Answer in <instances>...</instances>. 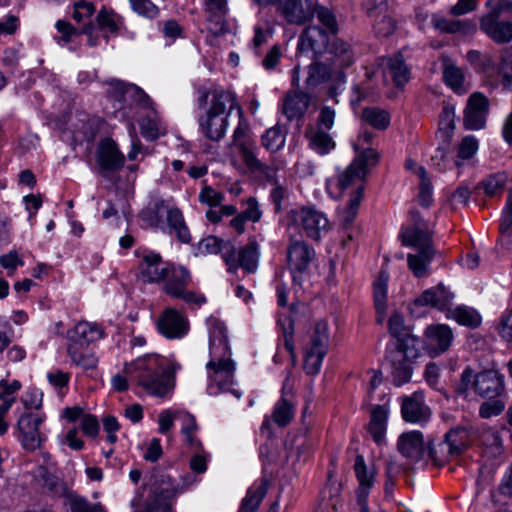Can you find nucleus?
<instances>
[{
  "mask_svg": "<svg viewBox=\"0 0 512 512\" xmlns=\"http://www.w3.org/2000/svg\"><path fill=\"white\" fill-rule=\"evenodd\" d=\"M415 175L419 178V203L423 207H429L433 201L432 185L427 177V172L424 167H416Z\"/></svg>",
  "mask_w": 512,
  "mask_h": 512,
  "instance_id": "6e6d98bb",
  "label": "nucleus"
},
{
  "mask_svg": "<svg viewBox=\"0 0 512 512\" xmlns=\"http://www.w3.org/2000/svg\"><path fill=\"white\" fill-rule=\"evenodd\" d=\"M377 153L371 148L364 149L360 155L342 172L337 178V187L346 190L355 187V192L350 198L347 206L341 211V219L345 225L351 224L357 213L363 197L364 186L362 184L366 174L367 166L374 165L377 161Z\"/></svg>",
  "mask_w": 512,
  "mask_h": 512,
  "instance_id": "f03ea898",
  "label": "nucleus"
},
{
  "mask_svg": "<svg viewBox=\"0 0 512 512\" xmlns=\"http://www.w3.org/2000/svg\"><path fill=\"white\" fill-rule=\"evenodd\" d=\"M95 6L92 2L85 0L77 1L73 4V19L78 22H84L95 13Z\"/></svg>",
  "mask_w": 512,
  "mask_h": 512,
  "instance_id": "0e129e2a",
  "label": "nucleus"
},
{
  "mask_svg": "<svg viewBox=\"0 0 512 512\" xmlns=\"http://www.w3.org/2000/svg\"><path fill=\"white\" fill-rule=\"evenodd\" d=\"M489 113V100L480 93L470 95L465 111L463 123L467 130H479L484 128Z\"/></svg>",
  "mask_w": 512,
  "mask_h": 512,
  "instance_id": "4468645a",
  "label": "nucleus"
},
{
  "mask_svg": "<svg viewBox=\"0 0 512 512\" xmlns=\"http://www.w3.org/2000/svg\"><path fill=\"white\" fill-rule=\"evenodd\" d=\"M288 230H300L308 238L319 241L329 231L326 215L311 206L291 209L287 214Z\"/></svg>",
  "mask_w": 512,
  "mask_h": 512,
  "instance_id": "6e6552de",
  "label": "nucleus"
},
{
  "mask_svg": "<svg viewBox=\"0 0 512 512\" xmlns=\"http://www.w3.org/2000/svg\"><path fill=\"white\" fill-rule=\"evenodd\" d=\"M42 418L37 413H25L17 422L18 439L23 447L27 450H35L40 447L42 442V434L39 426Z\"/></svg>",
  "mask_w": 512,
  "mask_h": 512,
  "instance_id": "dca6fc26",
  "label": "nucleus"
},
{
  "mask_svg": "<svg viewBox=\"0 0 512 512\" xmlns=\"http://www.w3.org/2000/svg\"><path fill=\"white\" fill-rule=\"evenodd\" d=\"M382 65L387 67L396 87H403L410 79V72L400 54L392 58L383 59Z\"/></svg>",
  "mask_w": 512,
  "mask_h": 512,
  "instance_id": "58836bf2",
  "label": "nucleus"
},
{
  "mask_svg": "<svg viewBox=\"0 0 512 512\" xmlns=\"http://www.w3.org/2000/svg\"><path fill=\"white\" fill-rule=\"evenodd\" d=\"M315 257V251L303 240L290 239L287 248L288 266L292 271L303 272Z\"/></svg>",
  "mask_w": 512,
  "mask_h": 512,
  "instance_id": "b1692460",
  "label": "nucleus"
},
{
  "mask_svg": "<svg viewBox=\"0 0 512 512\" xmlns=\"http://www.w3.org/2000/svg\"><path fill=\"white\" fill-rule=\"evenodd\" d=\"M468 445V431L466 428L451 429L445 439L432 444L429 449L430 456L438 466L446 464L458 457Z\"/></svg>",
  "mask_w": 512,
  "mask_h": 512,
  "instance_id": "9b49d317",
  "label": "nucleus"
},
{
  "mask_svg": "<svg viewBox=\"0 0 512 512\" xmlns=\"http://www.w3.org/2000/svg\"><path fill=\"white\" fill-rule=\"evenodd\" d=\"M277 10L289 24L294 25L304 24L314 13L310 0H280Z\"/></svg>",
  "mask_w": 512,
  "mask_h": 512,
  "instance_id": "aec40b11",
  "label": "nucleus"
},
{
  "mask_svg": "<svg viewBox=\"0 0 512 512\" xmlns=\"http://www.w3.org/2000/svg\"><path fill=\"white\" fill-rule=\"evenodd\" d=\"M362 119L378 130H385L390 125V114L378 107H368L362 111Z\"/></svg>",
  "mask_w": 512,
  "mask_h": 512,
  "instance_id": "de8ad7c7",
  "label": "nucleus"
},
{
  "mask_svg": "<svg viewBox=\"0 0 512 512\" xmlns=\"http://www.w3.org/2000/svg\"><path fill=\"white\" fill-rule=\"evenodd\" d=\"M354 472L359 482L357 491L358 502H361L362 500H366L368 492L374 484L376 471L373 466H366L362 455H357L354 463Z\"/></svg>",
  "mask_w": 512,
  "mask_h": 512,
  "instance_id": "c756f323",
  "label": "nucleus"
},
{
  "mask_svg": "<svg viewBox=\"0 0 512 512\" xmlns=\"http://www.w3.org/2000/svg\"><path fill=\"white\" fill-rule=\"evenodd\" d=\"M499 73L502 76L504 86L510 87L512 85V46L501 51Z\"/></svg>",
  "mask_w": 512,
  "mask_h": 512,
  "instance_id": "bf43d9fd",
  "label": "nucleus"
},
{
  "mask_svg": "<svg viewBox=\"0 0 512 512\" xmlns=\"http://www.w3.org/2000/svg\"><path fill=\"white\" fill-rule=\"evenodd\" d=\"M389 407L387 404L376 405L371 410L368 431L377 444H381L385 438Z\"/></svg>",
  "mask_w": 512,
  "mask_h": 512,
  "instance_id": "473e14b6",
  "label": "nucleus"
},
{
  "mask_svg": "<svg viewBox=\"0 0 512 512\" xmlns=\"http://www.w3.org/2000/svg\"><path fill=\"white\" fill-rule=\"evenodd\" d=\"M236 108H238L240 119H239V123L233 133V144L237 149H239L243 146L250 145L254 142L251 141V139L248 135V133H249L248 123L241 117V114H242L241 108L238 106Z\"/></svg>",
  "mask_w": 512,
  "mask_h": 512,
  "instance_id": "13d9d810",
  "label": "nucleus"
},
{
  "mask_svg": "<svg viewBox=\"0 0 512 512\" xmlns=\"http://www.w3.org/2000/svg\"><path fill=\"white\" fill-rule=\"evenodd\" d=\"M399 452L412 461H419L425 454L423 434L420 431L403 433L398 440Z\"/></svg>",
  "mask_w": 512,
  "mask_h": 512,
  "instance_id": "bb28decb",
  "label": "nucleus"
},
{
  "mask_svg": "<svg viewBox=\"0 0 512 512\" xmlns=\"http://www.w3.org/2000/svg\"><path fill=\"white\" fill-rule=\"evenodd\" d=\"M178 416L182 423L181 432L185 436L186 442L193 448H199L201 443L195 437V433L198 430L195 417L188 412H179Z\"/></svg>",
  "mask_w": 512,
  "mask_h": 512,
  "instance_id": "8fccbe9b",
  "label": "nucleus"
},
{
  "mask_svg": "<svg viewBox=\"0 0 512 512\" xmlns=\"http://www.w3.org/2000/svg\"><path fill=\"white\" fill-rule=\"evenodd\" d=\"M388 279V273L384 270H381L379 272L378 278L373 283L374 304L378 314L377 321L379 323H382L384 320Z\"/></svg>",
  "mask_w": 512,
  "mask_h": 512,
  "instance_id": "4c0bfd02",
  "label": "nucleus"
},
{
  "mask_svg": "<svg viewBox=\"0 0 512 512\" xmlns=\"http://www.w3.org/2000/svg\"><path fill=\"white\" fill-rule=\"evenodd\" d=\"M424 345L431 357H436L446 352L453 340V333L445 324L429 325L424 332Z\"/></svg>",
  "mask_w": 512,
  "mask_h": 512,
  "instance_id": "f3484780",
  "label": "nucleus"
},
{
  "mask_svg": "<svg viewBox=\"0 0 512 512\" xmlns=\"http://www.w3.org/2000/svg\"><path fill=\"white\" fill-rule=\"evenodd\" d=\"M38 475L42 486L54 496L67 497V495L70 493L67 484L47 468L40 467Z\"/></svg>",
  "mask_w": 512,
  "mask_h": 512,
  "instance_id": "a19ab883",
  "label": "nucleus"
},
{
  "mask_svg": "<svg viewBox=\"0 0 512 512\" xmlns=\"http://www.w3.org/2000/svg\"><path fill=\"white\" fill-rule=\"evenodd\" d=\"M191 283L192 275L186 267L170 263L160 284H162V291L166 295L199 307L206 302V298L201 293L188 290Z\"/></svg>",
  "mask_w": 512,
  "mask_h": 512,
  "instance_id": "423d86ee",
  "label": "nucleus"
},
{
  "mask_svg": "<svg viewBox=\"0 0 512 512\" xmlns=\"http://www.w3.org/2000/svg\"><path fill=\"white\" fill-rule=\"evenodd\" d=\"M401 413L406 422L423 424L430 419L431 411L424 403V394L421 391L414 392L411 396L403 398Z\"/></svg>",
  "mask_w": 512,
  "mask_h": 512,
  "instance_id": "412c9836",
  "label": "nucleus"
},
{
  "mask_svg": "<svg viewBox=\"0 0 512 512\" xmlns=\"http://www.w3.org/2000/svg\"><path fill=\"white\" fill-rule=\"evenodd\" d=\"M285 130L276 125L268 129L262 136V145L271 152L279 151L285 144Z\"/></svg>",
  "mask_w": 512,
  "mask_h": 512,
  "instance_id": "3c124183",
  "label": "nucleus"
},
{
  "mask_svg": "<svg viewBox=\"0 0 512 512\" xmlns=\"http://www.w3.org/2000/svg\"><path fill=\"white\" fill-rule=\"evenodd\" d=\"M103 336L102 328L95 324L86 321L78 322L74 328L69 332L68 342H76L82 345H88L101 339Z\"/></svg>",
  "mask_w": 512,
  "mask_h": 512,
  "instance_id": "2f4dec72",
  "label": "nucleus"
},
{
  "mask_svg": "<svg viewBox=\"0 0 512 512\" xmlns=\"http://www.w3.org/2000/svg\"><path fill=\"white\" fill-rule=\"evenodd\" d=\"M231 355L210 356V360L206 364L209 383L207 391L209 395H218L222 392H231L237 398L241 394L233 389L235 363L230 358Z\"/></svg>",
  "mask_w": 512,
  "mask_h": 512,
  "instance_id": "1a4fd4ad",
  "label": "nucleus"
},
{
  "mask_svg": "<svg viewBox=\"0 0 512 512\" xmlns=\"http://www.w3.org/2000/svg\"><path fill=\"white\" fill-rule=\"evenodd\" d=\"M504 390L503 376L496 370H485L476 375L475 391L482 397L494 398Z\"/></svg>",
  "mask_w": 512,
  "mask_h": 512,
  "instance_id": "393cba45",
  "label": "nucleus"
},
{
  "mask_svg": "<svg viewBox=\"0 0 512 512\" xmlns=\"http://www.w3.org/2000/svg\"><path fill=\"white\" fill-rule=\"evenodd\" d=\"M309 102L310 97L308 94L300 91H290L282 101V113L288 120L298 119L305 114Z\"/></svg>",
  "mask_w": 512,
  "mask_h": 512,
  "instance_id": "cd10ccee",
  "label": "nucleus"
},
{
  "mask_svg": "<svg viewBox=\"0 0 512 512\" xmlns=\"http://www.w3.org/2000/svg\"><path fill=\"white\" fill-rule=\"evenodd\" d=\"M294 416V405L282 397L274 407L271 419L280 427L286 426Z\"/></svg>",
  "mask_w": 512,
  "mask_h": 512,
  "instance_id": "603ef678",
  "label": "nucleus"
},
{
  "mask_svg": "<svg viewBox=\"0 0 512 512\" xmlns=\"http://www.w3.org/2000/svg\"><path fill=\"white\" fill-rule=\"evenodd\" d=\"M337 64L338 61L334 56H325L324 59L322 57L314 58L307 67L306 89H315L330 81L344 83L343 69L346 67H339Z\"/></svg>",
  "mask_w": 512,
  "mask_h": 512,
  "instance_id": "9d476101",
  "label": "nucleus"
},
{
  "mask_svg": "<svg viewBox=\"0 0 512 512\" xmlns=\"http://www.w3.org/2000/svg\"><path fill=\"white\" fill-rule=\"evenodd\" d=\"M132 10L144 17H158L160 10L151 0H129Z\"/></svg>",
  "mask_w": 512,
  "mask_h": 512,
  "instance_id": "e2e57ef3",
  "label": "nucleus"
},
{
  "mask_svg": "<svg viewBox=\"0 0 512 512\" xmlns=\"http://www.w3.org/2000/svg\"><path fill=\"white\" fill-rule=\"evenodd\" d=\"M445 83L456 93H465L464 75L460 68L453 64H446L443 71Z\"/></svg>",
  "mask_w": 512,
  "mask_h": 512,
  "instance_id": "5fc2aeb1",
  "label": "nucleus"
},
{
  "mask_svg": "<svg viewBox=\"0 0 512 512\" xmlns=\"http://www.w3.org/2000/svg\"><path fill=\"white\" fill-rule=\"evenodd\" d=\"M98 28L104 32L105 37L108 34L116 35L122 25V18L112 11L102 9L96 16Z\"/></svg>",
  "mask_w": 512,
  "mask_h": 512,
  "instance_id": "49530a36",
  "label": "nucleus"
},
{
  "mask_svg": "<svg viewBox=\"0 0 512 512\" xmlns=\"http://www.w3.org/2000/svg\"><path fill=\"white\" fill-rule=\"evenodd\" d=\"M157 329L167 339H182L188 334L190 324L185 315L175 308L168 307L159 316Z\"/></svg>",
  "mask_w": 512,
  "mask_h": 512,
  "instance_id": "f8f14e48",
  "label": "nucleus"
},
{
  "mask_svg": "<svg viewBox=\"0 0 512 512\" xmlns=\"http://www.w3.org/2000/svg\"><path fill=\"white\" fill-rule=\"evenodd\" d=\"M166 220L170 233L175 234L180 242L187 244L191 241L189 228L186 225L183 213L179 208H169L167 210Z\"/></svg>",
  "mask_w": 512,
  "mask_h": 512,
  "instance_id": "e433bc0d",
  "label": "nucleus"
},
{
  "mask_svg": "<svg viewBox=\"0 0 512 512\" xmlns=\"http://www.w3.org/2000/svg\"><path fill=\"white\" fill-rule=\"evenodd\" d=\"M506 183L507 175L505 173L491 175L483 181L484 192L488 196H495L503 191Z\"/></svg>",
  "mask_w": 512,
  "mask_h": 512,
  "instance_id": "052dcab7",
  "label": "nucleus"
},
{
  "mask_svg": "<svg viewBox=\"0 0 512 512\" xmlns=\"http://www.w3.org/2000/svg\"><path fill=\"white\" fill-rule=\"evenodd\" d=\"M175 359H166L159 354H145L125 363V372L145 394L164 398L175 387V375L181 370Z\"/></svg>",
  "mask_w": 512,
  "mask_h": 512,
  "instance_id": "f257e3e1",
  "label": "nucleus"
},
{
  "mask_svg": "<svg viewBox=\"0 0 512 512\" xmlns=\"http://www.w3.org/2000/svg\"><path fill=\"white\" fill-rule=\"evenodd\" d=\"M171 262L163 261L160 254L147 252L139 262L142 280L147 283L160 284Z\"/></svg>",
  "mask_w": 512,
  "mask_h": 512,
  "instance_id": "5701e85b",
  "label": "nucleus"
},
{
  "mask_svg": "<svg viewBox=\"0 0 512 512\" xmlns=\"http://www.w3.org/2000/svg\"><path fill=\"white\" fill-rule=\"evenodd\" d=\"M209 354L215 357L231 355L227 328L223 322L217 319L209 321Z\"/></svg>",
  "mask_w": 512,
  "mask_h": 512,
  "instance_id": "a878e982",
  "label": "nucleus"
},
{
  "mask_svg": "<svg viewBox=\"0 0 512 512\" xmlns=\"http://www.w3.org/2000/svg\"><path fill=\"white\" fill-rule=\"evenodd\" d=\"M310 147L320 155L329 153L335 147V142L327 131L311 129L307 132Z\"/></svg>",
  "mask_w": 512,
  "mask_h": 512,
  "instance_id": "c03bdc74",
  "label": "nucleus"
},
{
  "mask_svg": "<svg viewBox=\"0 0 512 512\" xmlns=\"http://www.w3.org/2000/svg\"><path fill=\"white\" fill-rule=\"evenodd\" d=\"M140 128L142 135L148 140H155L167 132L165 123L155 111L142 119Z\"/></svg>",
  "mask_w": 512,
  "mask_h": 512,
  "instance_id": "37998d69",
  "label": "nucleus"
},
{
  "mask_svg": "<svg viewBox=\"0 0 512 512\" xmlns=\"http://www.w3.org/2000/svg\"><path fill=\"white\" fill-rule=\"evenodd\" d=\"M300 53H312L313 58L334 56L339 67H349L354 62V55L348 43L341 39L330 40L329 34L319 26H308L298 40Z\"/></svg>",
  "mask_w": 512,
  "mask_h": 512,
  "instance_id": "7ed1b4c3",
  "label": "nucleus"
},
{
  "mask_svg": "<svg viewBox=\"0 0 512 512\" xmlns=\"http://www.w3.org/2000/svg\"><path fill=\"white\" fill-rule=\"evenodd\" d=\"M96 161L103 171H117L124 166L125 157L111 138L102 139L96 149Z\"/></svg>",
  "mask_w": 512,
  "mask_h": 512,
  "instance_id": "6ab92c4d",
  "label": "nucleus"
},
{
  "mask_svg": "<svg viewBox=\"0 0 512 512\" xmlns=\"http://www.w3.org/2000/svg\"><path fill=\"white\" fill-rule=\"evenodd\" d=\"M367 15L375 20L374 32L379 37H387L394 33L396 25L394 20L386 15L387 0H372L365 6Z\"/></svg>",
  "mask_w": 512,
  "mask_h": 512,
  "instance_id": "4be33fe9",
  "label": "nucleus"
},
{
  "mask_svg": "<svg viewBox=\"0 0 512 512\" xmlns=\"http://www.w3.org/2000/svg\"><path fill=\"white\" fill-rule=\"evenodd\" d=\"M209 109L199 118L202 133L212 141L221 140L228 127V116L237 107L234 95L223 89H214Z\"/></svg>",
  "mask_w": 512,
  "mask_h": 512,
  "instance_id": "39448f33",
  "label": "nucleus"
},
{
  "mask_svg": "<svg viewBox=\"0 0 512 512\" xmlns=\"http://www.w3.org/2000/svg\"><path fill=\"white\" fill-rule=\"evenodd\" d=\"M256 149L255 143H252L237 150L250 171L265 173L267 171V166L258 159Z\"/></svg>",
  "mask_w": 512,
  "mask_h": 512,
  "instance_id": "864d4df0",
  "label": "nucleus"
},
{
  "mask_svg": "<svg viewBox=\"0 0 512 512\" xmlns=\"http://www.w3.org/2000/svg\"><path fill=\"white\" fill-rule=\"evenodd\" d=\"M198 199L201 203L210 207H217L223 202L224 195L210 186H204L199 193Z\"/></svg>",
  "mask_w": 512,
  "mask_h": 512,
  "instance_id": "69168bd1",
  "label": "nucleus"
},
{
  "mask_svg": "<svg viewBox=\"0 0 512 512\" xmlns=\"http://www.w3.org/2000/svg\"><path fill=\"white\" fill-rule=\"evenodd\" d=\"M67 354L74 365L84 370H94L98 365V358L88 345L68 342Z\"/></svg>",
  "mask_w": 512,
  "mask_h": 512,
  "instance_id": "7c9ffc66",
  "label": "nucleus"
},
{
  "mask_svg": "<svg viewBox=\"0 0 512 512\" xmlns=\"http://www.w3.org/2000/svg\"><path fill=\"white\" fill-rule=\"evenodd\" d=\"M258 249L259 245L254 239H250L239 252H236L232 245V251L225 256V264L228 266V270L236 271L241 267L249 273L255 272L259 259Z\"/></svg>",
  "mask_w": 512,
  "mask_h": 512,
  "instance_id": "2eb2a0df",
  "label": "nucleus"
},
{
  "mask_svg": "<svg viewBox=\"0 0 512 512\" xmlns=\"http://www.w3.org/2000/svg\"><path fill=\"white\" fill-rule=\"evenodd\" d=\"M208 30L215 36L230 32L227 0H203Z\"/></svg>",
  "mask_w": 512,
  "mask_h": 512,
  "instance_id": "a211bd4d",
  "label": "nucleus"
},
{
  "mask_svg": "<svg viewBox=\"0 0 512 512\" xmlns=\"http://www.w3.org/2000/svg\"><path fill=\"white\" fill-rule=\"evenodd\" d=\"M197 250L198 254L203 256L221 253L222 258L225 261L226 254H229V252L232 251V243L211 235L202 239L198 243Z\"/></svg>",
  "mask_w": 512,
  "mask_h": 512,
  "instance_id": "ea45409f",
  "label": "nucleus"
},
{
  "mask_svg": "<svg viewBox=\"0 0 512 512\" xmlns=\"http://www.w3.org/2000/svg\"><path fill=\"white\" fill-rule=\"evenodd\" d=\"M389 361L393 382L397 386L408 383L411 380L413 361L403 358L400 352H390Z\"/></svg>",
  "mask_w": 512,
  "mask_h": 512,
  "instance_id": "72a5a7b5",
  "label": "nucleus"
},
{
  "mask_svg": "<svg viewBox=\"0 0 512 512\" xmlns=\"http://www.w3.org/2000/svg\"><path fill=\"white\" fill-rule=\"evenodd\" d=\"M478 150V140L468 135L464 137L458 148V158L461 160H467L472 158Z\"/></svg>",
  "mask_w": 512,
  "mask_h": 512,
  "instance_id": "774afa93",
  "label": "nucleus"
},
{
  "mask_svg": "<svg viewBox=\"0 0 512 512\" xmlns=\"http://www.w3.org/2000/svg\"><path fill=\"white\" fill-rule=\"evenodd\" d=\"M454 295L448 291L444 286L438 285L430 288L422 293V295L415 300L416 305L432 306L439 310L448 309L452 303Z\"/></svg>",
  "mask_w": 512,
  "mask_h": 512,
  "instance_id": "c85d7f7f",
  "label": "nucleus"
},
{
  "mask_svg": "<svg viewBox=\"0 0 512 512\" xmlns=\"http://www.w3.org/2000/svg\"><path fill=\"white\" fill-rule=\"evenodd\" d=\"M24 261L19 257L17 251L12 250L7 254L0 256V265L3 269L7 270V275H14L19 266H23Z\"/></svg>",
  "mask_w": 512,
  "mask_h": 512,
  "instance_id": "338daca9",
  "label": "nucleus"
},
{
  "mask_svg": "<svg viewBox=\"0 0 512 512\" xmlns=\"http://www.w3.org/2000/svg\"><path fill=\"white\" fill-rule=\"evenodd\" d=\"M397 340V347L392 352H400L403 358L414 362L420 355V339L414 335L405 334Z\"/></svg>",
  "mask_w": 512,
  "mask_h": 512,
  "instance_id": "a18cd8bd",
  "label": "nucleus"
},
{
  "mask_svg": "<svg viewBox=\"0 0 512 512\" xmlns=\"http://www.w3.org/2000/svg\"><path fill=\"white\" fill-rule=\"evenodd\" d=\"M512 227V193H509L506 205L502 212V217L500 220V233H501V239L500 243L501 245L507 246L509 249L512 245V233L510 232V228Z\"/></svg>",
  "mask_w": 512,
  "mask_h": 512,
  "instance_id": "09e8293b",
  "label": "nucleus"
},
{
  "mask_svg": "<svg viewBox=\"0 0 512 512\" xmlns=\"http://www.w3.org/2000/svg\"><path fill=\"white\" fill-rule=\"evenodd\" d=\"M269 481L265 478L253 483L243 498L241 512H256L268 492Z\"/></svg>",
  "mask_w": 512,
  "mask_h": 512,
  "instance_id": "c9c22d12",
  "label": "nucleus"
},
{
  "mask_svg": "<svg viewBox=\"0 0 512 512\" xmlns=\"http://www.w3.org/2000/svg\"><path fill=\"white\" fill-rule=\"evenodd\" d=\"M400 238L404 246L418 249L417 254H408V266L416 277L427 275L428 266L435 254L431 244V232L423 220H415L413 226L403 228Z\"/></svg>",
  "mask_w": 512,
  "mask_h": 512,
  "instance_id": "20e7f679",
  "label": "nucleus"
},
{
  "mask_svg": "<svg viewBox=\"0 0 512 512\" xmlns=\"http://www.w3.org/2000/svg\"><path fill=\"white\" fill-rule=\"evenodd\" d=\"M433 27L445 33L471 34L476 30V24L471 20H449L441 15H433L431 19Z\"/></svg>",
  "mask_w": 512,
  "mask_h": 512,
  "instance_id": "f704fd0d",
  "label": "nucleus"
},
{
  "mask_svg": "<svg viewBox=\"0 0 512 512\" xmlns=\"http://www.w3.org/2000/svg\"><path fill=\"white\" fill-rule=\"evenodd\" d=\"M500 12H487L480 17V30L498 44L512 41V21H501Z\"/></svg>",
  "mask_w": 512,
  "mask_h": 512,
  "instance_id": "ddd939ff",
  "label": "nucleus"
},
{
  "mask_svg": "<svg viewBox=\"0 0 512 512\" xmlns=\"http://www.w3.org/2000/svg\"><path fill=\"white\" fill-rule=\"evenodd\" d=\"M329 329L325 321H318L309 335L304 339L302 349L303 369L308 375L320 372L322 362L329 348Z\"/></svg>",
  "mask_w": 512,
  "mask_h": 512,
  "instance_id": "0eeeda50",
  "label": "nucleus"
},
{
  "mask_svg": "<svg viewBox=\"0 0 512 512\" xmlns=\"http://www.w3.org/2000/svg\"><path fill=\"white\" fill-rule=\"evenodd\" d=\"M454 318L459 324L469 327H477L481 323L480 315L475 310L467 307L456 308Z\"/></svg>",
  "mask_w": 512,
  "mask_h": 512,
  "instance_id": "680f3d73",
  "label": "nucleus"
},
{
  "mask_svg": "<svg viewBox=\"0 0 512 512\" xmlns=\"http://www.w3.org/2000/svg\"><path fill=\"white\" fill-rule=\"evenodd\" d=\"M66 504L71 512H103L100 505L90 504L85 498L73 493L67 495Z\"/></svg>",
  "mask_w": 512,
  "mask_h": 512,
  "instance_id": "4d7b16f0",
  "label": "nucleus"
},
{
  "mask_svg": "<svg viewBox=\"0 0 512 512\" xmlns=\"http://www.w3.org/2000/svg\"><path fill=\"white\" fill-rule=\"evenodd\" d=\"M109 84L120 97L130 95L145 107H150L152 105L150 97L141 88L134 84H129L116 79L111 80Z\"/></svg>",
  "mask_w": 512,
  "mask_h": 512,
  "instance_id": "79ce46f5",
  "label": "nucleus"
}]
</instances>
